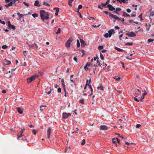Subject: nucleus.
<instances>
[{
	"label": "nucleus",
	"instance_id": "obj_3",
	"mask_svg": "<svg viewBox=\"0 0 154 154\" xmlns=\"http://www.w3.org/2000/svg\"><path fill=\"white\" fill-rule=\"evenodd\" d=\"M72 41V39L71 38H70L67 40L66 44V45L67 47H69L70 46L71 43Z\"/></svg>",
	"mask_w": 154,
	"mask_h": 154
},
{
	"label": "nucleus",
	"instance_id": "obj_54",
	"mask_svg": "<svg viewBox=\"0 0 154 154\" xmlns=\"http://www.w3.org/2000/svg\"><path fill=\"white\" fill-rule=\"evenodd\" d=\"M110 30L111 31L112 34H114L115 33V30L114 29H112Z\"/></svg>",
	"mask_w": 154,
	"mask_h": 154
},
{
	"label": "nucleus",
	"instance_id": "obj_10",
	"mask_svg": "<svg viewBox=\"0 0 154 154\" xmlns=\"http://www.w3.org/2000/svg\"><path fill=\"white\" fill-rule=\"evenodd\" d=\"M117 1L120 3L122 2L124 3H128V2L125 1V0H117Z\"/></svg>",
	"mask_w": 154,
	"mask_h": 154
},
{
	"label": "nucleus",
	"instance_id": "obj_29",
	"mask_svg": "<svg viewBox=\"0 0 154 154\" xmlns=\"http://www.w3.org/2000/svg\"><path fill=\"white\" fill-rule=\"evenodd\" d=\"M133 143H128V142H125V144L128 145V148H129L130 147L129 146L130 145H131V144H133Z\"/></svg>",
	"mask_w": 154,
	"mask_h": 154
},
{
	"label": "nucleus",
	"instance_id": "obj_18",
	"mask_svg": "<svg viewBox=\"0 0 154 154\" xmlns=\"http://www.w3.org/2000/svg\"><path fill=\"white\" fill-rule=\"evenodd\" d=\"M17 15L19 16V18H20L22 17H23L24 16V14H20L19 13V12H18L17 13Z\"/></svg>",
	"mask_w": 154,
	"mask_h": 154
},
{
	"label": "nucleus",
	"instance_id": "obj_48",
	"mask_svg": "<svg viewBox=\"0 0 154 154\" xmlns=\"http://www.w3.org/2000/svg\"><path fill=\"white\" fill-rule=\"evenodd\" d=\"M8 24L9 27H10V26L11 25V23L10 21H9L8 22Z\"/></svg>",
	"mask_w": 154,
	"mask_h": 154
},
{
	"label": "nucleus",
	"instance_id": "obj_42",
	"mask_svg": "<svg viewBox=\"0 0 154 154\" xmlns=\"http://www.w3.org/2000/svg\"><path fill=\"white\" fill-rule=\"evenodd\" d=\"M79 103L82 104L84 103V100L83 99L80 100L79 101Z\"/></svg>",
	"mask_w": 154,
	"mask_h": 154
},
{
	"label": "nucleus",
	"instance_id": "obj_13",
	"mask_svg": "<svg viewBox=\"0 0 154 154\" xmlns=\"http://www.w3.org/2000/svg\"><path fill=\"white\" fill-rule=\"evenodd\" d=\"M152 9H151L150 10H149V12L150 13V16H151L152 17H153L154 15V11H152Z\"/></svg>",
	"mask_w": 154,
	"mask_h": 154
},
{
	"label": "nucleus",
	"instance_id": "obj_59",
	"mask_svg": "<svg viewBox=\"0 0 154 154\" xmlns=\"http://www.w3.org/2000/svg\"><path fill=\"white\" fill-rule=\"evenodd\" d=\"M151 25H150V24H149V27H146V30H147V31H149V29L150 28V27L151 26Z\"/></svg>",
	"mask_w": 154,
	"mask_h": 154
},
{
	"label": "nucleus",
	"instance_id": "obj_23",
	"mask_svg": "<svg viewBox=\"0 0 154 154\" xmlns=\"http://www.w3.org/2000/svg\"><path fill=\"white\" fill-rule=\"evenodd\" d=\"M103 12L107 15H109L110 17L111 16V15L112 14L110 12H108L106 11H103Z\"/></svg>",
	"mask_w": 154,
	"mask_h": 154
},
{
	"label": "nucleus",
	"instance_id": "obj_55",
	"mask_svg": "<svg viewBox=\"0 0 154 154\" xmlns=\"http://www.w3.org/2000/svg\"><path fill=\"white\" fill-rule=\"evenodd\" d=\"M134 100H135V101H137V102H139L140 100H138L136 97H134Z\"/></svg>",
	"mask_w": 154,
	"mask_h": 154
},
{
	"label": "nucleus",
	"instance_id": "obj_14",
	"mask_svg": "<svg viewBox=\"0 0 154 154\" xmlns=\"http://www.w3.org/2000/svg\"><path fill=\"white\" fill-rule=\"evenodd\" d=\"M123 16L125 17H129L130 15L126 12L123 11L122 12Z\"/></svg>",
	"mask_w": 154,
	"mask_h": 154
},
{
	"label": "nucleus",
	"instance_id": "obj_17",
	"mask_svg": "<svg viewBox=\"0 0 154 154\" xmlns=\"http://www.w3.org/2000/svg\"><path fill=\"white\" fill-rule=\"evenodd\" d=\"M91 81V78L90 79V81L89 82L88 80L87 79L86 81V82L85 85H86V86H87L88 85L89 86V85H90V83Z\"/></svg>",
	"mask_w": 154,
	"mask_h": 154
},
{
	"label": "nucleus",
	"instance_id": "obj_1",
	"mask_svg": "<svg viewBox=\"0 0 154 154\" xmlns=\"http://www.w3.org/2000/svg\"><path fill=\"white\" fill-rule=\"evenodd\" d=\"M40 13L41 18L42 20H47L49 18V15L48 12H46L45 10H40Z\"/></svg>",
	"mask_w": 154,
	"mask_h": 154
},
{
	"label": "nucleus",
	"instance_id": "obj_38",
	"mask_svg": "<svg viewBox=\"0 0 154 154\" xmlns=\"http://www.w3.org/2000/svg\"><path fill=\"white\" fill-rule=\"evenodd\" d=\"M133 45V44L131 43H127L125 44V45L127 46H131L132 45Z\"/></svg>",
	"mask_w": 154,
	"mask_h": 154
},
{
	"label": "nucleus",
	"instance_id": "obj_9",
	"mask_svg": "<svg viewBox=\"0 0 154 154\" xmlns=\"http://www.w3.org/2000/svg\"><path fill=\"white\" fill-rule=\"evenodd\" d=\"M101 128L103 130H106L107 129V128L105 125H102L101 126Z\"/></svg>",
	"mask_w": 154,
	"mask_h": 154
},
{
	"label": "nucleus",
	"instance_id": "obj_4",
	"mask_svg": "<svg viewBox=\"0 0 154 154\" xmlns=\"http://www.w3.org/2000/svg\"><path fill=\"white\" fill-rule=\"evenodd\" d=\"M126 34L130 37H134L136 36V34L132 31L128 32Z\"/></svg>",
	"mask_w": 154,
	"mask_h": 154
},
{
	"label": "nucleus",
	"instance_id": "obj_33",
	"mask_svg": "<svg viewBox=\"0 0 154 154\" xmlns=\"http://www.w3.org/2000/svg\"><path fill=\"white\" fill-rule=\"evenodd\" d=\"M5 60L6 61V62H7L6 63V65H9L11 63V62L10 61H8L7 60V59H5Z\"/></svg>",
	"mask_w": 154,
	"mask_h": 154
},
{
	"label": "nucleus",
	"instance_id": "obj_61",
	"mask_svg": "<svg viewBox=\"0 0 154 154\" xmlns=\"http://www.w3.org/2000/svg\"><path fill=\"white\" fill-rule=\"evenodd\" d=\"M121 8H117L116 9V11H117L118 12V11H121Z\"/></svg>",
	"mask_w": 154,
	"mask_h": 154
},
{
	"label": "nucleus",
	"instance_id": "obj_27",
	"mask_svg": "<svg viewBox=\"0 0 154 154\" xmlns=\"http://www.w3.org/2000/svg\"><path fill=\"white\" fill-rule=\"evenodd\" d=\"M108 34L109 35V37H110L112 35V33L111 32V30H109L108 31Z\"/></svg>",
	"mask_w": 154,
	"mask_h": 154
},
{
	"label": "nucleus",
	"instance_id": "obj_2",
	"mask_svg": "<svg viewBox=\"0 0 154 154\" xmlns=\"http://www.w3.org/2000/svg\"><path fill=\"white\" fill-rule=\"evenodd\" d=\"M38 75H34L30 77L27 78V82L28 83H29L31 82L32 81L34 80L36 77H37Z\"/></svg>",
	"mask_w": 154,
	"mask_h": 154
},
{
	"label": "nucleus",
	"instance_id": "obj_53",
	"mask_svg": "<svg viewBox=\"0 0 154 154\" xmlns=\"http://www.w3.org/2000/svg\"><path fill=\"white\" fill-rule=\"evenodd\" d=\"M61 89L60 88H59L57 90V92L58 93H60L61 92Z\"/></svg>",
	"mask_w": 154,
	"mask_h": 154
},
{
	"label": "nucleus",
	"instance_id": "obj_63",
	"mask_svg": "<svg viewBox=\"0 0 154 154\" xmlns=\"http://www.w3.org/2000/svg\"><path fill=\"white\" fill-rule=\"evenodd\" d=\"M107 51V50H103L101 51V53H105Z\"/></svg>",
	"mask_w": 154,
	"mask_h": 154
},
{
	"label": "nucleus",
	"instance_id": "obj_51",
	"mask_svg": "<svg viewBox=\"0 0 154 154\" xmlns=\"http://www.w3.org/2000/svg\"><path fill=\"white\" fill-rule=\"evenodd\" d=\"M73 60L76 62H77V58L76 56H75L74 57Z\"/></svg>",
	"mask_w": 154,
	"mask_h": 154
},
{
	"label": "nucleus",
	"instance_id": "obj_40",
	"mask_svg": "<svg viewBox=\"0 0 154 154\" xmlns=\"http://www.w3.org/2000/svg\"><path fill=\"white\" fill-rule=\"evenodd\" d=\"M32 133L34 135H36L37 133L36 131L34 129H33V130L32 131Z\"/></svg>",
	"mask_w": 154,
	"mask_h": 154
},
{
	"label": "nucleus",
	"instance_id": "obj_64",
	"mask_svg": "<svg viewBox=\"0 0 154 154\" xmlns=\"http://www.w3.org/2000/svg\"><path fill=\"white\" fill-rule=\"evenodd\" d=\"M116 140L117 141V143L119 144L120 142V140L119 139H118L117 138H116Z\"/></svg>",
	"mask_w": 154,
	"mask_h": 154
},
{
	"label": "nucleus",
	"instance_id": "obj_58",
	"mask_svg": "<svg viewBox=\"0 0 154 154\" xmlns=\"http://www.w3.org/2000/svg\"><path fill=\"white\" fill-rule=\"evenodd\" d=\"M142 14H141L140 15H139V16L138 17H139L140 19V21H141L142 20Z\"/></svg>",
	"mask_w": 154,
	"mask_h": 154
},
{
	"label": "nucleus",
	"instance_id": "obj_47",
	"mask_svg": "<svg viewBox=\"0 0 154 154\" xmlns=\"http://www.w3.org/2000/svg\"><path fill=\"white\" fill-rule=\"evenodd\" d=\"M82 6L81 5H79L78 9V10L82 8Z\"/></svg>",
	"mask_w": 154,
	"mask_h": 154
},
{
	"label": "nucleus",
	"instance_id": "obj_44",
	"mask_svg": "<svg viewBox=\"0 0 154 154\" xmlns=\"http://www.w3.org/2000/svg\"><path fill=\"white\" fill-rule=\"evenodd\" d=\"M50 88V90L49 91H48V92L45 91V93H47L48 94H50L51 92V90Z\"/></svg>",
	"mask_w": 154,
	"mask_h": 154
},
{
	"label": "nucleus",
	"instance_id": "obj_36",
	"mask_svg": "<svg viewBox=\"0 0 154 154\" xmlns=\"http://www.w3.org/2000/svg\"><path fill=\"white\" fill-rule=\"evenodd\" d=\"M104 37H105V38H108V37H109V34L107 33H105L104 35Z\"/></svg>",
	"mask_w": 154,
	"mask_h": 154
},
{
	"label": "nucleus",
	"instance_id": "obj_46",
	"mask_svg": "<svg viewBox=\"0 0 154 154\" xmlns=\"http://www.w3.org/2000/svg\"><path fill=\"white\" fill-rule=\"evenodd\" d=\"M132 13H134V14H131V17H135L136 16V14H135V13L134 12H132Z\"/></svg>",
	"mask_w": 154,
	"mask_h": 154
},
{
	"label": "nucleus",
	"instance_id": "obj_5",
	"mask_svg": "<svg viewBox=\"0 0 154 154\" xmlns=\"http://www.w3.org/2000/svg\"><path fill=\"white\" fill-rule=\"evenodd\" d=\"M71 116V114L70 113H67L66 112H64L63 114V118L64 119H67L69 116Z\"/></svg>",
	"mask_w": 154,
	"mask_h": 154
},
{
	"label": "nucleus",
	"instance_id": "obj_34",
	"mask_svg": "<svg viewBox=\"0 0 154 154\" xmlns=\"http://www.w3.org/2000/svg\"><path fill=\"white\" fill-rule=\"evenodd\" d=\"M85 143V139H83L81 143V145H83Z\"/></svg>",
	"mask_w": 154,
	"mask_h": 154
},
{
	"label": "nucleus",
	"instance_id": "obj_16",
	"mask_svg": "<svg viewBox=\"0 0 154 154\" xmlns=\"http://www.w3.org/2000/svg\"><path fill=\"white\" fill-rule=\"evenodd\" d=\"M110 17L113 18L114 19H117V18H118V17L116 15H114L112 14Z\"/></svg>",
	"mask_w": 154,
	"mask_h": 154
},
{
	"label": "nucleus",
	"instance_id": "obj_11",
	"mask_svg": "<svg viewBox=\"0 0 154 154\" xmlns=\"http://www.w3.org/2000/svg\"><path fill=\"white\" fill-rule=\"evenodd\" d=\"M9 74V75H7V76L8 78H11V73L10 71H9L7 72L6 73V74Z\"/></svg>",
	"mask_w": 154,
	"mask_h": 154
},
{
	"label": "nucleus",
	"instance_id": "obj_49",
	"mask_svg": "<svg viewBox=\"0 0 154 154\" xmlns=\"http://www.w3.org/2000/svg\"><path fill=\"white\" fill-rule=\"evenodd\" d=\"M8 24L9 27H10V26L11 25V23L10 21H9L8 22Z\"/></svg>",
	"mask_w": 154,
	"mask_h": 154
},
{
	"label": "nucleus",
	"instance_id": "obj_22",
	"mask_svg": "<svg viewBox=\"0 0 154 154\" xmlns=\"http://www.w3.org/2000/svg\"><path fill=\"white\" fill-rule=\"evenodd\" d=\"M73 1V0H69L68 1V4L70 6H72V5L71 4V3L72 2V1Z\"/></svg>",
	"mask_w": 154,
	"mask_h": 154
},
{
	"label": "nucleus",
	"instance_id": "obj_35",
	"mask_svg": "<svg viewBox=\"0 0 154 154\" xmlns=\"http://www.w3.org/2000/svg\"><path fill=\"white\" fill-rule=\"evenodd\" d=\"M100 56L101 59L102 60H103L104 59V58L101 53H100Z\"/></svg>",
	"mask_w": 154,
	"mask_h": 154
},
{
	"label": "nucleus",
	"instance_id": "obj_56",
	"mask_svg": "<svg viewBox=\"0 0 154 154\" xmlns=\"http://www.w3.org/2000/svg\"><path fill=\"white\" fill-rule=\"evenodd\" d=\"M91 65V63L90 62H88L85 65L87 66V67Z\"/></svg>",
	"mask_w": 154,
	"mask_h": 154
},
{
	"label": "nucleus",
	"instance_id": "obj_45",
	"mask_svg": "<svg viewBox=\"0 0 154 154\" xmlns=\"http://www.w3.org/2000/svg\"><path fill=\"white\" fill-rule=\"evenodd\" d=\"M46 106H45V105H42V106H40V110H43V109H42V108H43V107H46Z\"/></svg>",
	"mask_w": 154,
	"mask_h": 154
},
{
	"label": "nucleus",
	"instance_id": "obj_50",
	"mask_svg": "<svg viewBox=\"0 0 154 154\" xmlns=\"http://www.w3.org/2000/svg\"><path fill=\"white\" fill-rule=\"evenodd\" d=\"M23 3L26 6H27V7H29V4L28 3H27L26 2H23Z\"/></svg>",
	"mask_w": 154,
	"mask_h": 154
},
{
	"label": "nucleus",
	"instance_id": "obj_24",
	"mask_svg": "<svg viewBox=\"0 0 154 154\" xmlns=\"http://www.w3.org/2000/svg\"><path fill=\"white\" fill-rule=\"evenodd\" d=\"M115 49L119 51H123V50L122 49H120L117 47L115 48Z\"/></svg>",
	"mask_w": 154,
	"mask_h": 154
},
{
	"label": "nucleus",
	"instance_id": "obj_21",
	"mask_svg": "<svg viewBox=\"0 0 154 154\" xmlns=\"http://www.w3.org/2000/svg\"><path fill=\"white\" fill-rule=\"evenodd\" d=\"M60 31H61V29H60V28H59L58 29L57 32H56V33L57 34H60Z\"/></svg>",
	"mask_w": 154,
	"mask_h": 154
},
{
	"label": "nucleus",
	"instance_id": "obj_39",
	"mask_svg": "<svg viewBox=\"0 0 154 154\" xmlns=\"http://www.w3.org/2000/svg\"><path fill=\"white\" fill-rule=\"evenodd\" d=\"M8 48V46L6 45H3L2 47V48L3 49H6Z\"/></svg>",
	"mask_w": 154,
	"mask_h": 154
},
{
	"label": "nucleus",
	"instance_id": "obj_60",
	"mask_svg": "<svg viewBox=\"0 0 154 154\" xmlns=\"http://www.w3.org/2000/svg\"><path fill=\"white\" fill-rule=\"evenodd\" d=\"M144 97L143 96V95L140 98V100L141 101H142L144 99Z\"/></svg>",
	"mask_w": 154,
	"mask_h": 154
},
{
	"label": "nucleus",
	"instance_id": "obj_62",
	"mask_svg": "<svg viewBox=\"0 0 154 154\" xmlns=\"http://www.w3.org/2000/svg\"><path fill=\"white\" fill-rule=\"evenodd\" d=\"M126 11L128 13H130L131 12V10L129 8L127 9Z\"/></svg>",
	"mask_w": 154,
	"mask_h": 154
},
{
	"label": "nucleus",
	"instance_id": "obj_15",
	"mask_svg": "<svg viewBox=\"0 0 154 154\" xmlns=\"http://www.w3.org/2000/svg\"><path fill=\"white\" fill-rule=\"evenodd\" d=\"M112 143H114L115 144V145L116 146H117V144L116 143V138H113L112 139Z\"/></svg>",
	"mask_w": 154,
	"mask_h": 154
},
{
	"label": "nucleus",
	"instance_id": "obj_57",
	"mask_svg": "<svg viewBox=\"0 0 154 154\" xmlns=\"http://www.w3.org/2000/svg\"><path fill=\"white\" fill-rule=\"evenodd\" d=\"M88 67L86 65H85V66H84V69L85 70V71H87L88 70V68H87Z\"/></svg>",
	"mask_w": 154,
	"mask_h": 154
},
{
	"label": "nucleus",
	"instance_id": "obj_28",
	"mask_svg": "<svg viewBox=\"0 0 154 154\" xmlns=\"http://www.w3.org/2000/svg\"><path fill=\"white\" fill-rule=\"evenodd\" d=\"M54 9L56 10L57 13H58L59 11V8H54Z\"/></svg>",
	"mask_w": 154,
	"mask_h": 154
},
{
	"label": "nucleus",
	"instance_id": "obj_8",
	"mask_svg": "<svg viewBox=\"0 0 154 154\" xmlns=\"http://www.w3.org/2000/svg\"><path fill=\"white\" fill-rule=\"evenodd\" d=\"M80 41L82 46H84L85 45V43L83 39H80Z\"/></svg>",
	"mask_w": 154,
	"mask_h": 154
},
{
	"label": "nucleus",
	"instance_id": "obj_37",
	"mask_svg": "<svg viewBox=\"0 0 154 154\" xmlns=\"http://www.w3.org/2000/svg\"><path fill=\"white\" fill-rule=\"evenodd\" d=\"M9 28H11L13 29H16L15 26L14 25H11Z\"/></svg>",
	"mask_w": 154,
	"mask_h": 154
},
{
	"label": "nucleus",
	"instance_id": "obj_12",
	"mask_svg": "<svg viewBox=\"0 0 154 154\" xmlns=\"http://www.w3.org/2000/svg\"><path fill=\"white\" fill-rule=\"evenodd\" d=\"M28 46L30 48H33L35 46V44L32 45H29Z\"/></svg>",
	"mask_w": 154,
	"mask_h": 154
},
{
	"label": "nucleus",
	"instance_id": "obj_19",
	"mask_svg": "<svg viewBox=\"0 0 154 154\" xmlns=\"http://www.w3.org/2000/svg\"><path fill=\"white\" fill-rule=\"evenodd\" d=\"M115 9V8L113 7L112 6L109 8V10L110 11H112Z\"/></svg>",
	"mask_w": 154,
	"mask_h": 154
},
{
	"label": "nucleus",
	"instance_id": "obj_26",
	"mask_svg": "<svg viewBox=\"0 0 154 154\" xmlns=\"http://www.w3.org/2000/svg\"><path fill=\"white\" fill-rule=\"evenodd\" d=\"M32 16L34 18L37 17L38 16V15L37 14H32Z\"/></svg>",
	"mask_w": 154,
	"mask_h": 154
},
{
	"label": "nucleus",
	"instance_id": "obj_7",
	"mask_svg": "<svg viewBox=\"0 0 154 154\" xmlns=\"http://www.w3.org/2000/svg\"><path fill=\"white\" fill-rule=\"evenodd\" d=\"M51 129L50 128H49L48 129L47 131V138L48 139H50V134L51 133Z\"/></svg>",
	"mask_w": 154,
	"mask_h": 154
},
{
	"label": "nucleus",
	"instance_id": "obj_30",
	"mask_svg": "<svg viewBox=\"0 0 154 154\" xmlns=\"http://www.w3.org/2000/svg\"><path fill=\"white\" fill-rule=\"evenodd\" d=\"M103 46H99L98 47V49L99 50H101L103 48Z\"/></svg>",
	"mask_w": 154,
	"mask_h": 154
},
{
	"label": "nucleus",
	"instance_id": "obj_43",
	"mask_svg": "<svg viewBox=\"0 0 154 154\" xmlns=\"http://www.w3.org/2000/svg\"><path fill=\"white\" fill-rule=\"evenodd\" d=\"M154 41V39H148V42H152Z\"/></svg>",
	"mask_w": 154,
	"mask_h": 154
},
{
	"label": "nucleus",
	"instance_id": "obj_20",
	"mask_svg": "<svg viewBox=\"0 0 154 154\" xmlns=\"http://www.w3.org/2000/svg\"><path fill=\"white\" fill-rule=\"evenodd\" d=\"M39 4V2L38 1L36 0L35 1V3H34V5L35 6H38Z\"/></svg>",
	"mask_w": 154,
	"mask_h": 154
},
{
	"label": "nucleus",
	"instance_id": "obj_41",
	"mask_svg": "<svg viewBox=\"0 0 154 154\" xmlns=\"http://www.w3.org/2000/svg\"><path fill=\"white\" fill-rule=\"evenodd\" d=\"M22 132H21L20 135L17 138V139L19 140V138L21 137H22Z\"/></svg>",
	"mask_w": 154,
	"mask_h": 154
},
{
	"label": "nucleus",
	"instance_id": "obj_6",
	"mask_svg": "<svg viewBox=\"0 0 154 154\" xmlns=\"http://www.w3.org/2000/svg\"><path fill=\"white\" fill-rule=\"evenodd\" d=\"M17 112L20 114H22L23 113V109L22 108L17 107Z\"/></svg>",
	"mask_w": 154,
	"mask_h": 154
},
{
	"label": "nucleus",
	"instance_id": "obj_52",
	"mask_svg": "<svg viewBox=\"0 0 154 154\" xmlns=\"http://www.w3.org/2000/svg\"><path fill=\"white\" fill-rule=\"evenodd\" d=\"M141 126V125L140 124H137L136 125V127L137 128H138Z\"/></svg>",
	"mask_w": 154,
	"mask_h": 154
},
{
	"label": "nucleus",
	"instance_id": "obj_25",
	"mask_svg": "<svg viewBox=\"0 0 154 154\" xmlns=\"http://www.w3.org/2000/svg\"><path fill=\"white\" fill-rule=\"evenodd\" d=\"M80 46V43L79 42V40H77V46L78 47H79Z\"/></svg>",
	"mask_w": 154,
	"mask_h": 154
},
{
	"label": "nucleus",
	"instance_id": "obj_32",
	"mask_svg": "<svg viewBox=\"0 0 154 154\" xmlns=\"http://www.w3.org/2000/svg\"><path fill=\"white\" fill-rule=\"evenodd\" d=\"M62 85H63V89H64V91H65V92H66V89L65 85L63 83Z\"/></svg>",
	"mask_w": 154,
	"mask_h": 154
},
{
	"label": "nucleus",
	"instance_id": "obj_31",
	"mask_svg": "<svg viewBox=\"0 0 154 154\" xmlns=\"http://www.w3.org/2000/svg\"><path fill=\"white\" fill-rule=\"evenodd\" d=\"M97 88L98 89H100L101 90H103V87L102 85H100V86L98 87Z\"/></svg>",
	"mask_w": 154,
	"mask_h": 154
}]
</instances>
